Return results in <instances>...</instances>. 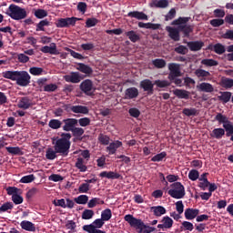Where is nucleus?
I'll return each mask as SVG.
<instances>
[{"instance_id": "nucleus-1", "label": "nucleus", "mask_w": 233, "mask_h": 233, "mask_svg": "<svg viewBox=\"0 0 233 233\" xmlns=\"http://www.w3.org/2000/svg\"><path fill=\"white\" fill-rule=\"evenodd\" d=\"M5 79L15 81L18 86H28L30 85V75L26 71H5L2 73Z\"/></svg>"}, {"instance_id": "nucleus-2", "label": "nucleus", "mask_w": 233, "mask_h": 233, "mask_svg": "<svg viewBox=\"0 0 233 233\" xmlns=\"http://www.w3.org/2000/svg\"><path fill=\"white\" fill-rule=\"evenodd\" d=\"M125 221L128 223L129 227L136 228L139 233H152L156 230L155 228L145 225V222L139 218H136L134 216L128 214L124 217Z\"/></svg>"}, {"instance_id": "nucleus-3", "label": "nucleus", "mask_w": 233, "mask_h": 233, "mask_svg": "<svg viewBox=\"0 0 233 233\" xmlns=\"http://www.w3.org/2000/svg\"><path fill=\"white\" fill-rule=\"evenodd\" d=\"M71 138L72 135H70V133H64L62 134V137L56 141L54 148L60 154V156H68V152H70Z\"/></svg>"}, {"instance_id": "nucleus-4", "label": "nucleus", "mask_w": 233, "mask_h": 233, "mask_svg": "<svg viewBox=\"0 0 233 233\" xmlns=\"http://www.w3.org/2000/svg\"><path fill=\"white\" fill-rule=\"evenodd\" d=\"M8 15L11 19H15V21H21V19H25L27 13L25 8L19 7V5H10Z\"/></svg>"}, {"instance_id": "nucleus-5", "label": "nucleus", "mask_w": 233, "mask_h": 233, "mask_svg": "<svg viewBox=\"0 0 233 233\" xmlns=\"http://www.w3.org/2000/svg\"><path fill=\"white\" fill-rule=\"evenodd\" d=\"M167 194L174 199H182L185 198V187L181 182H175L171 185V189L168 190Z\"/></svg>"}, {"instance_id": "nucleus-6", "label": "nucleus", "mask_w": 233, "mask_h": 233, "mask_svg": "<svg viewBox=\"0 0 233 233\" xmlns=\"http://www.w3.org/2000/svg\"><path fill=\"white\" fill-rule=\"evenodd\" d=\"M190 21V17H178L174 20L171 25L178 26V30L183 32L185 35H188L192 32V25H187V23Z\"/></svg>"}, {"instance_id": "nucleus-7", "label": "nucleus", "mask_w": 233, "mask_h": 233, "mask_svg": "<svg viewBox=\"0 0 233 233\" xmlns=\"http://www.w3.org/2000/svg\"><path fill=\"white\" fill-rule=\"evenodd\" d=\"M80 90L86 96H92L96 92V87H94L92 80L86 79L80 84Z\"/></svg>"}, {"instance_id": "nucleus-8", "label": "nucleus", "mask_w": 233, "mask_h": 233, "mask_svg": "<svg viewBox=\"0 0 233 233\" xmlns=\"http://www.w3.org/2000/svg\"><path fill=\"white\" fill-rule=\"evenodd\" d=\"M168 70H169V75L167 77L170 81H174L176 77H179L181 76V67L179 64H176V63L168 64Z\"/></svg>"}, {"instance_id": "nucleus-9", "label": "nucleus", "mask_w": 233, "mask_h": 233, "mask_svg": "<svg viewBox=\"0 0 233 233\" xmlns=\"http://www.w3.org/2000/svg\"><path fill=\"white\" fill-rule=\"evenodd\" d=\"M63 123L65 124L63 126V130H65L66 132H72L73 129L76 128L78 121L76 118H67L64 119Z\"/></svg>"}, {"instance_id": "nucleus-10", "label": "nucleus", "mask_w": 233, "mask_h": 233, "mask_svg": "<svg viewBox=\"0 0 233 233\" xmlns=\"http://www.w3.org/2000/svg\"><path fill=\"white\" fill-rule=\"evenodd\" d=\"M65 81H66V83H74V84H77L81 82V79H83L81 77V74H79V72H71L70 75H66L64 76Z\"/></svg>"}, {"instance_id": "nucleus-11", "label": "nucleus", "mask_w": 233, "mask_h": 233, "mask_svg": "<svg viewBox=\"0 0 233 233\" xmlns=\"http://www.w3.org/2000/svg\"><path fill=\"white\" fill-rule=\"evenodd\" d=\"M195 76L201 81H210V72L205 69L198 68L195 71Z\"/></svg>"}, {"instance_id": "nucleus-12", "label": "nucleus", "mask_w": 233, "mask_h": 233, "mask_svg": "<svg viewBox=\"0 0 233 233\" xmlns=\"http://www.w3.org/2000/svg\"><path fill=\"white\" fill-rule=\"evenodd\" d=\"M161 223L162 224L157 225V228H162V230H165V228H172L174 220L170 218V217L167 216L162 218Z\"/></svg>"}, {"instance_id": "nucleus-13", "label": "nucleus", "mask_w": 233, "mask_h": 233, "mask_svg": "<svg viewBox=\"0 0 233 233\" xmlns=\"http://www.w3.org/2000/svg\"><path fill=\"white\" fill-rule=\"evenodd\" d=\"M197 88L199 92H206L207 94H212V92H214V86L207 82L200 83L197 86Z\"/></svg>"}, {"instance_id": "nucleus-14", "label": "nucleus", "mask_w": 233, "mask_h": 233, "mask_svg": "<svg viewBox=\"0 0 233 233\" xmlns=\"http://www.w3.org/2000/svg\"><path fill=\"white\" fill-rule=\"evenodd\" d=\"M166 30H167V32H168V35H169L170 39H172L173 41H179V39H180L179 27L175 28V27H171V26H167Z\"/></svg>"}, {"instance_id": "nucleus-15", "label": "nucleus", "mask_w": 233, "mask_h": 233, "mask_svg": "<svg viewBox=\"0 0 233 233\" xmlns=\"http://www.w3.org/2000/svg\"><path fill=\"white\" fill-rule=\"evenodd\" d=\"M41 52H43V54H51V55H56L57 54V46L56 45V43H51L49 46H45L43 47H41Z\"/></svg>"}, {"instance_id": "nucleus-16", "label": "nucleus", "mask_w": 233, "mask_h": 233, "mask_svg": "<svg viewBox=\"0 0 233 233\" xmlns=\"http://www.w3.org/2000/svg\"><path fill=\"white\" fill-rule=\"evenodd\" d=\"M128 17H134L138 19V21H148V15L143 12L133 11L127 14Z\"/></svg>"}, {"instance_id": "nucleus-17", "label": "nucleus", "mask_w": 233, "mask_h": 233, "mask_svg": "<svg viewBox=\"0 0 233 233\" xmlns=\"http://www.w3.org/2000/svg\"><path fill=\"white\" fill-rule=\"evenodd\" d=\"M154 85L150 79H145L140 82V87L143 88L144 92H154Z\"/></svg>"}, {"instance_id": "nucleus-18", "label": "nucleus", "mask_w": 233, "mask_h": 233, "mask_svg": "<svg viewBox=\"0 0 233 233\" xmlns=\"http://www.w3.org/2000/svg\"><path fill=\"white\" fill-rule=\"evenodd\" d=\"M207 176H208V173H204L198 178V187L202 190H207V188H208V185H210V182L208 181V178H207Z\"/></svg>"}, {"instance_id": "nucleus-19", "label": "nucleus", "mask_w": 233, "mask_h": 233, "mask_svg": "<svg viewBox=\"0 0 233 233\" xmlns=\"http://www.w3.org/2000/svg\"><path fill=\"white\" fill-rule=\"evenodd\" d=\"M139 96V90L136 87H129L125 92L126 99H136Z\"/></svg>"}, {"instance_id": "nucleus-20", "label": "nucleus", "mask_w": 233, "mask_h": 233, "mask_svg": "<svg viewBox=\"0 0 233 233\" xmlns=\"http://www.w3.org/2000/svg\"><path fill=\"white\" fill-rule=\"evenodd\" d=\"M20 227L23 230H26V232H35V225L28 220H23L20 223Z\"/></svg>"}, {"instance_id": "nucleus-21", "label": "nucleus", "mask_w": 233, "mask_h": 233, "mask_svg": "<svg viewBox=\"0 0 233 233\" xmlns=\"http://www.w3.org/2000/svg\"><path fill=\"white\" fill-rule=\"evenodd\" d=\"M120 147H123V142L116 140L109 144V146L106 147V151L111 155L116 154L117 148H120Z\"/></svg>"}, {"instance_id": "nucleus-22", "label": "nucleus", "mask_w": 233, "mask_h": 233, "mask_svg": "<svg viewBox=\"0 0 233 233\" xmlns=\"http://www.w3.org/2000/svg\"><path fill=\"white\" fill-rule=\"evenodd\" d=\"M199 215V209H194V208H187L185 210V218L186 219H196L198 216Z\"/></svg>"}, {"instance_id": "nucleus-23", "label": "nucleus", "mask_w": 233, "mask_h": 233, "mask_svg": "<svg viewBox=\"0 0 233 233\" xmlns=\"http://www.w3.org/2000/svg\"><path fill=\"white\" fill-rule=\"evenodd\" d=\"M173 94L178 97V99H188V97H190V92L185 89H175Z\"/></svg>"}, {"instance_id": "nucleus-24", "label": "nucleus", "mask_w": 233, "mask_h": 233, "mask_svg": "<svg viewBox=\"0 0 233 233\" xmlns=\"http://www.w3.org/2000/svg\"><path fill=\"white\" fill-rule=\"evenodd\" d=\"M32 106V100L30 98L25 96L20 99L18 102V107L23 108L24 110H27V108Z\"/></svg>"}, {"instance_id": "nucleus-25", "label": "nucleus", "mask_w": 233, "mask_h": 233, "mask_svg": "<svg viewBox=\"0 0 233 233\" xmlns=\"http://www.w3.org/2000/svg\"><path fill=\"white\" fill-rule=\"evenodd\" d=\"M151 212L154 213V216L157 218H161V216L167 214V209L163 206L151 207Z\"/></svg>"}, {"instance_id": "nucleus-26", "label": "nucleus", "mask_w": 233, "mask_h": 233, "mask_svg": "<svg viewBox=\"0 0 233 233\" xmlns=\"http://www.w3.org/2000/svg\"><path fill=\"white\" fill-rule=\"evenodd\" d=\"M150 6L155 8H167L168 6V0H152Z\"/></svg>"}, {"instance_id": "nucleus-27", "label": "nucleus", "mask_w": 233, "mask_h": 233, "mask_svg": "<svg viewBox=\"0 0 233 233\" xmlns=\"http://www.w3.org/2000/svg\"><path fill=\"white\" fill-rule=\"evenodd\" d=\"M76 70H79V72H82V74H86V76H90V74L94 72L92 67L81 63L77 65Z\"/></svg>"}, {"instance_id": "nucleus-28", "label": "nucleus", "mask_w": 233, "mask_h": 233, "mask_svg": "<svg viewBox=\"0 0 233 233\" xmlns=\"http://www.w3.org/2000/svg\"><path fill=\"white\" fill-rule=\"evenodd\" d=\"M203 45L204 44L201 41L187 43V46L192 52H198V50H201V48H203Z\"/></svg>"}, {"instance_id": "nucleus-29", "label": "nucleus", "mask_w": 233, "mask_h": 233, "mask_svg": "<svg viewBox=\"0 0 233 233\" xmlns=\"http://www.w3.org/2000/svg\"><path fill=\"white\" fill-rule=\"evenodd\" d=\"M120 175L114 171H103L100 173V177H107V179H119Z\"/></svg>"}, {"instance_id": "nucleus-30", "label": "nucleus", "mask_w": 233, "mask_h": 233, "mask_svg": "<svg viewBox=\"0 0 233 233\" xmlns=\"http://www.w3.org/2000/svg\"><path fill=\"white\" fill-rule=\"evenodd\" d=\"M211 137H214L215 139H221L223 136H225V129L219 127L215 128L210 134Z\"/></svg>"}, {"instance_id": "nucleus-31", "label": "nucleus", "mask_w": 233, "mask_h": 233, "mask_svg": "<svg viewBox=\"0 0 233 233\" xmlns=\"http://www.w3.org/2000/svg\"><path fill=\"white\" fill-rule=\"evenodd\" d=\"M139 28H149L151 30H157L161 26L159 24H152V23H143L139 22L138 23Z\"/></svg>"}, {"instance_id": "nucleus-32", "label": "nucleus", "mask_w": 233, "mask_h": 233, "mask_svg": "<svg viewBox=\"0 0 233 233\" xmlns=\"http://www.w3.org/2000/svg\"><path fill=\"white\" fill-rule=\"evenodd\" d=\"M71 110L74 114H88V107L85 106H73Z\"/></svg>"}, {"instance_id": "nucleus-33", "label": "nucleus", "mask_w": 233, "mask_h": 233, "mask_svg": "<svg viewBox=\"0 0 233 233\" xmlns=\"http://www.w3.org/2000/svg\"><path fill=\"white\" fill-rule=\"evenodd\" d=\"M76 167L78 168L80 172H86V163L85 159L78 157L76 162Z\"/></svg>"}, {"instance_id": "nucleus-34", "label": "nucleus", "mask_w": 233, "mask_h": 233, "mask_svg": "<svg viewBox=\"0 0 233 233\" xmlns=\"http://www.w3.org/2000/svg\"><path fill=\"white\" fill-rule=\"evenodd\" d=\"M57 154H59L57 152V150H56L52 147H49L46 151V159L54 160V159H56V157H57Z\"/></svg>"}, {"instance_id": "nucleus-35", "label": "nucleus", "mask_w": 233, "mask_h": 233, "mask_svg": "<svg viewBox=\"0 0 233 233\" xmlns=\"http://www.w3.org/2000/svg\"><path fill=\"white\" fill-rule=\"evenodd\" d=\"M125 35L128 37V39L131 41V43H137L139 41V35L136 33V31H128L125 33Z\"/></svg>"}, {"instance_id": "nucleus-36", "label": "nucleus", "mask_w": 233, "mask_h": 233, "mask_svg": "<svg viewBox=\"0 0 233 233\" xmlns=\"http://www.w3.org/2000/svg\"><path fill=\"white\" fill-rule=\"evenodd\" d=\"M97 205H105V201L101 200L98 198H94L87 203L88 208H94L95 207H97Z\"/></svg>"}, {"instance_id": "nucleus-37", "label": "nucleus", "mask_w": 233, "mask_h": 233, "mask_svg": "<svg viewBox=\"0 0 233 233\" xmlns=\"http://www.w3.org/2000/svg\"><path fill=\"white\" fill-rule=\"evenodd\" d=\"M231 97H232V93L230 92H220V96H218L219 101H223V103H228Z\"/></svg>"}, {"instance_id": "nucleus-38", "label": "nucleus", "mask_w": 233, "mask_h": 233, "mask_svg": "<svg viewBox=\"0 0 233 233\" xmlns=\"http://www.w3.org/2000/svg\"><path fill=\"white\" fill-rule=\"evenodd\" d=\"M101 219L104 221H110L112 219V210L110 208H106L101 213Z\"/></svg>"}, {"instance_id": "nucleus-39", "label": "nucleus", "mask_w": 233, "mask_h": 233, "mask_svg": "<svg viewBox=\"0 0 233 233\" xmlns=\"http://www.w3.org/2000/svg\"><path fill=\"white\" fill-rule=\"evenodd\" d=\"M45 26H50V22L47 21L46 19L41 20L36 25V32H45Z\"/></svg>"}, {"instance_id": "nucleus-40", "label": "nucleus", "mask_w": 233, "mask_h": 233, "mask_svg": "<svg viewBox=\"0 0 233 233\" xmlns=\"http://www.w3.org/2000/svg\"><path fill=\"white\" fill-rule=\"evenodd\" d=\"M216 121H218V123L222 124V125H227L228 123L230 122V120H228V117H227V116H224L221 113L217 114V116H215Z\"/></svg>"}, {"instance_id": "nucleus-41", "label": "nucleus", "mask_w": 233, "mask_h": 233, "mask_svg": "<svg viewBox=\"0 0 233 233\" xmlns=\"http://www.w3.org/2000/svg\"><path fill=\"white\" fill-rule=\"evenodd\" d=\"M220 85L223 86V88H232L233 79L224 77L221 79Z\"/></svg>"}, {"instance_id": "nucleus-42", "label": "nucleus", "mask_w": 233, "mask_h": 233, "mask_svg": "<svg viewBox=\"0 0 233 233\" xmlns=\"http://www.w3.org/2000/svg\"><path fill=\"white\" fill-rule=\"evenodd\" d=\"M5 150H7L9 154H13V156H19L22 154L21 147H5Z\"/></svg>"}, {"instance_id": "nucleus-43", "label": "nucleus", "mask_w": 233, "mask_h": 233, "mask_svg": "<svg viewBox=\"0 0 233 233\" xmlns=\"http://www.w3.org/2000/svg\"><path fill=\"white\" fill-rule=\"evenodd\" d=\"M154 85H156L157 88H167L170 86V82L168 80H156Z\"/></svg>"}, {"instance_id": "nucleus-44", "label": "nucleus", "mask_w": 233, "mask_h": 233, "mask_svg": "<svg viewBox=\"0 0 233 233\" xmlns=\"http://www.w3.org/2000/svg\"><path fill=\"white\" fill-rule=\"evenodd\" d=\"M152 63L156 68H165L167 66V61L161 58H157L153 60Z\"/></svg>"}, {"instance_id": "nucleus-45", "label": "nucleus", "mask_w": 233, "mask_h": 233, "mask_svg": "<svg viewBox=\"0 0 233 233\" xmlns=\"http://www.w3.org/2000/svg\"><path fill=\"white\" fill-rule=\"evenodd\" d=\"M201 65H204V66H218L219 63L214 59H203L201 60Z\"/></svg>"}, {"instance_id": "nucleus-46", "label": "nucleus", "mask_w": 233, "mask_h": 233, "mask_svg": "<svg viewBox=\"0 0 233 233\" xmlns=\"http://www.w3.org/2000/svg\"><path fill=\"white\" fill-rule=\"evenodd\" d=\"M75 201L77 203V205H86V203H88V196L80 195L75 198Z\"/></svg>"}, {"instance_id": "nucleus-47", "label": "nucleus", "mask_w": 233, "mask_h": 233, "mask_svg": "<svg viewBox=\"0 0 233 233\" xmlns=\"http://www.w3.org/2000/svg\"><path fill=\"white\" fill-rule=\"evenodd\" d=\"M182 114L184 116H187V117H190V116H197L198 115V109L191 107V108H184L182 111Z\"/></svg>"}, {"instance_id": "nucleus-48", "label": "nucleus", "mask_w": 233, "mask_h": 233, "mask_svg": "<svg viewBox=\"0 0 233 233\" xmlns=\"http://www.w3.org/2000/svg\"><path fill=\"white\" fill-rule=\"evenodd\" d=\"M188 177L191 181H198V179H199V171L191 169L188 173Z\"/></svg>"}, {"instance_id": "nucleus-49", "label": "nucleus", "mask_w": 233, "mask_h": 233, "mask_svg": "<svg viewBox=\"0 0 233 233\" xmlns=\"http://www.w3.org/2000/svg\"><path fill=\"white\" fill-rule=\"evenodd\" d=\"M213 51L216 52V54L221 56V54H225V46L221 44H216L213 46Z\"/></svg>"}, {"instance_id": "nucleus-50", "label": "nucleus", "mask_w": 233, "mask_h": 233, "mask_svg": "<svg viewBox=\"0 0 233 233\" xmlns=\"http://www.w3.org/2000/svg\"><path fill=\"white\" fill-rule=\"evenodd\" d=\"M94 218V210L85 209L82 213V219H92Z\"/></svg>"}, {"instance_id": "nucleus-51", "label": "nucleus", "mask_w": 233, "mask_h": 233, "mask_svg": "<svg viewBox=\"0 0 233 233\" xmlns=\"http://www.w3.org/2000/svg\"><path fill=\"white\" fill-rule=\"evenodd\" d=\"M61 125L62 123L58 119H52L49 121V127L54 130H57V128H61Z\"/></svg>"}, {"instance_id": "nucleus-52", "label": "nucleus", "mask_w": 233, "mask_h": 233, "mask_svg": "<svg viewBox=\"0 0 233 233\" xmlns=\"http://www.w3.org/2000/svg\"><path fill=\"white\" fill-rule=\"evenodd\" d=\"M6 192L8 196H16L17 194H21V189L15 187H9L6 188Z\"/></svg>"}, {"instance_id": "nucleus-53", "label": "nucleus", "mask_w": 233, "mask_h": 233, "mask_svg": "<svg viewBox=\"0 0 233 233\" xmlns=\"http://www.w3.org/2000/svg\"><path fill=\"white\" fill-rule=\"evenodd\" d=\"M165 157H167V152H161V153L157 154L156 156H154L151 158V161H153L154 163L163 161V159H165Z\"/></svg>"}, {"instance_id": "nucleus-54", "label": "nucleus", "mask_w": 233, "mask_h": 233, "mask_svg": "<svg viewBox=\"0 0 233 233\" xmlns=\"http://www.w3.org/2000/svg\"><path fill=\"white\" fill-rule=\"evenodd\" d=\"M88 190H90V184L88 183H82L79 187H78V191L80 194H86L88 193Z\"/></svg>"}, {"instance_id": "nucleus-55", "label": "nucleus", "mask_w": 233, "mask_h": 233, "mask_svg": "<svg viewBox=\"0 0 233 233\" xmlns=\"http://www.w3.org/2000/svg\"><path fill=\"white\" fill-rule=\"evenodd\" d=\"M76 222H74V220H69L66 224V228L68 230L69 233L76 232Z\"/></svg>"}, {"instance_id": "nucleus-56", "label": "nucleus", "mask_w": 233, "mask_h": 233, "mask_svg": "<svg viewBox=\"0 0 233 233\" xmlns=\"http://www.w3.org/2000/svg\"><path fill=\"white\" fill-rule=\"evenodd\" d=\"M35 17H37V19H43L44 17H46V15H48V13L45 9H37L35 12Z\"/></svg>"}, {"instance_id": "nucleus-57", "label": "nucleus", "mask_w": 233, "mask_h": 233, "mask_svg": "<svg viewBox=\"0 0 233 233\" xmlns=\"http://www.w3.org/2000/svg\"><path fill=\"white\" fill-rule=\"evenodd\" d=\"M98 141H100L102 145H108V143H110V137L106 135L100 134L98 136Z\"/></svg>"}, {"instance_id": "nucleus-58", "label": "nucleus", "mask_w": 233, "mask_h": 233, "mask_svg": "<svg viewBox=\"0 0 233 233\" xmlns=\"http://www.w3.org/2000/svg\"><path fill=\"white\" fill-rule=\"evenodd\" d=\"M35 176L27 175V176L23 177L20 179V183H32V181H35Z\"/></svg>"}, {"instance_id": "nucleus-59", "label": "nucleus", "mask_w": 233, "mask_h": 233, "mask_svg": "<svg viewBox=\"0 0 233 233\" xmlns=\"http://www.w3.org/2000/svg\"><path fill=\"white\" fill-rule=\"evenodd\" d=\"M224 130L227 132V136H232L233 134V125L232 122H228L227 125H223Z\"/></svg>"}, {"instance_id": "nucleus-60", "label": "nucleus", "mask_w": 233, "mask_h": 233, "mask_svg": "<svg viewBox=\"0 0 233 233\" xmlns=\"http://www.w3.org/2000/svg\"><path fill=\"white\" fill-rule=\"evenodd\" d=\"M12 208H14V204L7 202L0 207V212H6L8 210H12Z\"/></svg>"}, {"instance_id": "nucleus-61", "label": "nucleus", "mask_w": 233, "mask_h": 233, "mask_svg": "<svg viewBox=\"0 0 233 233\" xmlns=\"http://www.w3.org/2000/svg\"><path fill=\"white\" fill-rule=\"evenodd\" d=\"M71 132H73V136H75L76 137H81V136L85 134V129H83L82 127H74Z\"/></svg>"}, {"instance_id": "nucleus-62", "label": "nucleus", "mask_w": 233, "mask_h": 233, "mask_svg": "<svg viewBox=\"0 0 233 233\" xmlns=\"http://www.w3.org/2000/svg\"><path fill=\"white\" fill-rule=\"evenodd\" d=\"M30 74H32V76H41V74H43L44 70L42 67H31L29 69Z\"/></svg>"}, {"instance_id": "nucleus-63", "label": "nucleus", "mask_w": 233, "mask_h": 233, "mask_svg": "<svg viewBox=\"0 0 233 233\" xmlns=\"http://www.w3.org/2000/svg\"><path fill=\"white\" fill-rule=\"evenodd\" d=\"M225 25V20L223 19H212L210 20V25L214 27L221 26Z\"/></svg>"}, {"instance_id": "nucleus-64", "label": "nucleus", "mask_w": 233, "mask_h": 233, "mask_svg": "<svg viewBox=\"0 0 233 233\" xmlns=\"http://www.w3.org/2000/svg\"><path fill=\"white\" fill-rule=\"evenodd\" d=\"M227 52H229V53L226 55V59L228 61H233V45L228 46L227 47Z\"/></svg>"}]
</instances>
